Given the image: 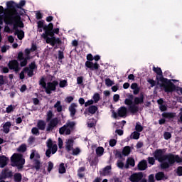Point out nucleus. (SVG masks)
<instances>
[{
  "label": "nucleus",
  "mask_w": 182,
  "mask_h": 182,
  "mask_svg": "<svg viewBox=\"0 0 182 182\" xmlns=\"http://www.w3.org/2000/svg\"><path fill=\"white\" fill-rule=\"evenodd\" d=\"M105 85L106 86H108L109 87H110L111 86H113V85H114V82L110 80V78H106Z\"/></svg>",
  "instance_id": "obj_38"
},
{
  "label": "nucleus",
  "mask_w": 182,
  "mask_h": 182,
  "mask_svg": "<svg viewBox=\"0 0 182 182\" xmlns=\"http://www.w3.org/2000/svg\"><path fill=\"white\" fill-rule=\"evenodd\" d=\"M141 178H143V173L141 172L135 173L129 177V180L132 182H139Z\"/></svg>",
  "instance_id": "obj_14"
},
{
  "label": "nucleus",
  "mask_w": 182,
  "mask_h": 182,
  "mask_svg": "<svg viewBox=\"0 0 182 182\" xmlns=\"http://www.w3.org/2000/svg\"><path fill=\"white\" fill-rule=\"evenodd\" d=\"M88 112H89V113H91V114H95V113H96V112H97V107L95 105H92V106L89 107Z\"/></svg>",
  "instance_id": "obj_33"
},
{
  "label": "nucleus",
  "mask_w": 182,
  "mask_h": 182,
  "mask_svg": "<svg viewBox=\"0 0 182 182\" xmlns=\"http://www.w3.org/2000/svg\"><path fill=\"white\" fill-rule=\"evenodd\" d=\"M73 143L74 141L72 139H69L65 144V149L67 151H72V150H73Z\"/></svg>",
  "instance_id": "obj_21"
},
{
  "label": "nucleus",
  "mask_w": 182,
  "mask_h": 182,
  "mask_svg": "<svg viewBox=\"0 0 182 182\" xmlns=\"http://www.w3.org/2000/svg\"><path fill=\"white\" fill-rule=\"evenodd\" d=\"M103 153H105V149L102 146L97 148L96 149V154L98 155L100 157L103 156Z\"/></svg>",
  "instance_id": "obj_32"
},
{
  "label": "nucleus",
  "mask_w": 182,
  "mask_h": 182,
  "mask_svg": "<svg viewBox=\"0 0 182 182\" xmlns=\"http://www.w3.org/2000/svg\"><path fill=\"white\" fill-rule=\"evenodd\" d=\"M147 82L148 83H149V85H151V87H154V86L156 85V81H154V80L148 78Z\"/></svg>",
  "instance_id": "obj_52"
},
{
  "label": "nucleus",
  "mask_w": 182,
  "mask_h": 182,
  "mask_svg": "<svg viewBox=\"0 0 182 182\" xmlns=\"http://www.w3.org/2000/svg\"><path fill=\"white\" fill-rule=\"evenodd\" d=\"M9 160V159H8L5 156H0V167H1V168H4V167H5V166H6V164H8Z\"/></svg>",
  "instance_id": "obj_22"
},
{
  "label": "nucleus",
  "mask_w": 182,
  "mask_h": 182,
  "mask_svg": "<svg viewBox=\"0 0 182 182\" xmlns=\"http://www.w3.org/2000/svg\"><path fill=\"white\" fill-rule=\"evenodd\" d=\"M138 168L141 171H143L147 168V161L146 160L141 161L138 164Z\"/></svg>",
  "instance_id": "obj_25"
},
{
  "label": "nucleus",
  "mask_w": 182,
  "mask_h": 182,
  "mask_svg": "<svg viewBox=\"0 0 182 182\" xmlns=\"http://www.w3.org/2000/svg\"><path fill=\"white\" fill-rule=\"evenodd\" d=\"M24 69H26V73H27L29 77H31V76H33V70H31V68H25Z\"/></svg>",
  "instance_id": "obj_45"
},
{
  "label": "nucleus",
  "mask_w": 182,
  "mask_h": 182,
  "mask_svg": "<svg viewBox=\"0 0 182 182\" xmlns=\"http://www.w3.org/2000/svg\"><path fill=\"white\" fill-rule=\"evenodd\" d=\"M25 73H26V69L23 68L20 73V79H25Z\"/></svg>",
  "instance_id": "obj_58"
},
{
  "label": "nucleus",
  "mask_w": 182,
  "mask_h": 182,
  "mask_svg": "<svg viewBox=\"0 0 182 182\" xmlns=\"http://www.w3.org/2000/svg\"><path fill=\"white\" fill-rule=\"evenodd\" d=\"M73 99L74 98L72 96L67 97L65 98V102H66V103H70V102H73Z\"/></svg>",
  "instance_id": "obj_61"
},
{
  "label": "nucleus",
  "mask_w": 182,
  "mask_h": 182,
  "mask_svg": "<svg viewBox=\"0 0 182 182\" xmlns=\"http://www.w3.org/2000/svg\"><path fill=\"white\" fill-rule=\"evenodd\" d=\"M58 85H59V82L57 80L48 82L46 88H44L46 93H47V95H50L52 92H55V90H56V86H58Z\"/></svg>",
  "instance_id": "obj_11"
},
{
  "label": "nucleus",
  "mask_w": 182,
  "mask_h": 182,
  "mask_svg": "<svg viewBox=\"0 0 182 182\" xmlns=\"http://www.w3.org/2000/svg\"><path fill=\"white\" fill-rule=\"evenodd\" d=\"M55 33L56 35L59 34V28H53L51 30V36L50 35H48V36H50L49 38H55V36H53V35H55Z\"/></svg>",
  "instance_id": "obj_40"
},
{
  "label": "nucleus",
  "mask_w": 182,
  "mask_h": 182,
  "mask_svg": "<svg viewBox=\"0 0 182 182\" xmlns=\"http://www.w3.org/2000/svg\"><path fill=\"white\" fill-rule=\"evenodd\" d=\"M1 50L2 53H5V52H6V50H9V46H3L1 48Z\"/></svg>",
  "instance_id": "obj_54"
},
{
  "label": "nucleus",
  "mask_w": 182,
  "mask_h": 182,
  "mask_svg": "<svg viewBox=\"0 0 182 182\" xmlns=\"http://www.w3.org/2000/svg\"><path fill=\"white\" fill-rule=\"evenodd\" d=\"M75 125L76 123L75 122H67L65 124H64L62 127L59 129L60 134H65V136H69V134L72 133V130H73V128Z\"/></svg>",
  "instance_id": "obj_9"
},
{
  "label": "nucleus",
  "mask_w": 182,
  "mask_h": 182,
  "mask_svg": "<svg viewBox=\"0 0 182 182\" xmlns=\"http://www.w3.org/2000/svg\"><path fill=\"white\" fill-rule=\"evenodd\" d=\"M14 179L15 182L22 181V174L20 173H16L14 175Z\"/></svg>",
  "instance_id": "obj_30"
},
{
  "label": "nucleus",
  "mask_w": 182,
  "mask_h": 182,
  "mask_svg": "<svg viewBox=\"0 0 182 182\" xmlns=\"http://www.w3.org/2000/svg\"><path fill=\"white\" fill-rule=\"evenodd\" d=\"M93 103H95V102L93 101V100H90L87 101V102L85 103V107H87V106H90V105H93Z\"/></svg>",
  "instance_id": "obj_60"
},
{
  "label": "nucleus",
  "mask_w": 182,
  "mask_h": 182,
  "mask_svg": "<svg viewBox=\"0 0 182 182\" xmlns=\"http://www.w3.org/2000/svg\"><path fill=\"white\" fill-rule=\"evenodd\" d=\"M9 25H13V29H14V31H16L15 35H17L18 39H20V40L23 39V38L25 36V33L22 31L18 30V26H19L20 28L23 27V24L21 21V18L19 19V23L16 26V28H15V26L14 24H9Z\"/></svg>",
  "instance_id": "obj_12"
},
{
  "label": "nucleus",
  "mask_w": 182,
  "mask_h": 182,
  "mask_svg": "<svg viewBox=\"0 0 182 182\" xmlns=\"http://www.w3.org/2000/svg\"><path fill=\"white\" fill-rule=\"evenodd\" d=\"M59 86L61 88L66 87L68 86V80H60L59 82Z\"/></svg>",
  "instance_id": "obj_42"
},
{
  "label": "nucleus",
  "mask_w": 182,
  "mask_h": 182,
  "mask_svg": "<svg viewBox=\"0 0 182 182\" xmlns=\"http://www.w3.org/2000/svg\"><path fill=\"white\" fill-rule=\"evenodd\" d=\"M164 137L165 140H168V139H171V133L165 132L164 134Z\"/></svg>",
  "instance_id": "obj_53"
},
{
  "label": "nucleus",
  "mask_w": 182,
  "mask_h": 182,
  "mask_svg": "<svg viewBox=\"0 0 182 182\" xmlns=\"http://www.w3.org/2000/svg\"><path fill=\"white\" fill-rule=\"evenodd\" d=\"M53 117V112L50 110L47 112L46 122H49L46 127V132H52L53 129H56L58 126H59V123H60V120H59L58 117Z\"/></svg>",
  "instance_id": "obj_6"
},
{
  "label": "nucleus",
  "mask_w": 182,
  "mask_h": 182,
  "mask_svg": "<svg viewBox=\"0 0 182 182\" xmlns=\"http://www.w3.org/2000/svg\"><path fill=\"white\" fill-rule=\"evenodd\" d=\"M85 66L90 70H97L99 69V64L97 63H94L92 61H86Z\"/></svg>",
  "instance_id": "obj_15"
},
{
  "label": "nucleus",
  "mask_w": 182,
  "mask_h": 182,
  "mask_svg": "<svg viewBox=\"0 0 182 182\" xmlns=\"http://www.w3.org/2000/svg\"><path fill=\"white\" fill-rule=\"evenodd\" d=\"M34 167L36 170L41 168V161L39 159L34 160Z\"/></svg>",
  "instance_id": "obj_41"
},
{
  "label": "nucleus",
  "mask_w": 182,
  "mask_h": 182,
  "mask_svg": "<svg viewBox=\"0 0 182 182\" xmlns=\"http://www.w3.org/2000/svg\"><path fill=\"white\" fill-rule=\"evenodd\" d=\"M77 85H83V77H77Z\"/></svg>",
  "instance_id": "obj_55"
},
{
  "label": "nucleus",
  "mask_w": 182,
  "mask_h": 182,
  "mask_svg": "<svg viewBox=\"0 0 182 182\" xmlns=\"http://www.w3.org/2000/svg\"><path fill=\"white\" fill-rule=\"evenodd\" d=\"M31 133L36 136H38V134H39V129L36 127L32 128Z\"/></svg>",
  "instance_id": "obj_51"
},
{
  "label": "nucleus",
  "mask_w": 182,
  "mask_h": 182,
  "mask_svg": "<svg viewBox=\"0 0 182 182\" xmlns=\"http://www.w3.org/2000/svg\"><path fill=\"white\" fill-rule=\"evenodd\" d=\"M54 107L56 109L58 113H60V112H62V105H60V101H57V102L54 105Z\"/></svg>",
  "instance_id": "obj_34"
},
{
  "label": "nucleus",
  "mask_w": 182,
  "mask_h": 182,
  "mask_svg": "<svg viewBox=\"0 0 182 182\" xmlns=\"http://www.w3.org/2000/svg\"><path fill=\"white\" fill-rule=\"evenodd\" d=\"M37 127L39 130H45V129H46V122L42 119L38 120Z\"/></svg>",
  "instance_id": "obj_26"
},
{
  "label": "nucleus",
  "mask_w": 182,
  "mask_h": 182,
  "mask_svg": "<svg viewBox=\"0 0 182 182\" xmlns=\"http://www.w3.org/2000/svg\"><path fill=\"white\" fill-rule=\"evenodd\" d=\"M52 168H53V163L51 161L48 162V171L50 173L52 171Z\"/></svg>",
  "instance_id": "obj_56"
},
{
  "label": "nucleus",
  "mask_w": 182,
  "mask_h": 182,
  "mask_svg": "<svg viewBox=\"0 0 182 182\" xmlns=\"http://www.w3.org/2000/svg\"><path fill=\"white\" fill-rule=\"evenodd\" d=\"M135 130L138 133L143 132V126H141L139 122H137L136 124Z\"/></svg>",
  "instance_id": "obj_39"
},
{
  "label": "nucleus",
  "mask_w": 182,
  "mask_h": 182,
  "mask_svg": "<svg viewBox=\"0 0 182 182\" xmlns=\"http://www.w3.org/2000/svg\"><path fill=\"white\" fill-rule=\"evenodd\" d=\"M13 173L9 169H4L1 172V178H9V177H12Z\"/></svg>",
  "instance_id": "obj_20"
},
{
  "label": "nucleus",
  "mask_w": 182,
  "mask_h": 182,
  "mask_svg": "<svg viewBox=\"0 0 182 182\" xmlns=\"http://www.w3.org/2000/svg\"><path fill=\"white\" fill-rule=\"evenodd\" d=\"M162 116L165 117V119H173L176 116V114L173 112H164Z\"/></svg>",
  "instance_id": "obj_29"
},
{
  "label": "nucleus",
  "mask_w": 182,
  "mask_h": 182,
  "mask_svg": "<svg viewBox=\"0 0 182 182\" xmlns=\"http://www.w3.org/2000/svg\"><path fill=\"white\" fill-rule=\"evenodd\" d=\"M58 171L60 174H63L66 173V168H65V164L61 163L59 166Z\"/></svg>",
  "instance_id": "obj_31"
},
{
  "label": "nucleus",
  "mask_w": 182,
  "mask_h": 182,
  "mask_svg": "<svg viewBox=\"0 0 182 182\" xmlns=\"http://www.w3.org/2000/svg\"><path fill=\"white\" fill-rule=\"evenodd\" d=\"M11 166L13 167H23V164H25V159L22 156L21 154H14L11 157Z\"/></svg>",
  "instance_id": "obj_8"
},
{
  "label": "nucleus",
  "mask_w": 182,
  "mask_h": 182,
  "mask_svg": "<svg viewBox=\"0 0 182 182\" xmlns=\"http://www.w3.org/2000/svg\"><path fill=\"white\" fill-rule=\"evenodd\" d=\"M39 84L41 85V86H42V87H43V89H46L47 85H46V82H45V78L42 77L40 80Z\"/></svg>",
  "instance_id": "obj_49"
},
{
  "label": "nucleus",
  "mask_w": 182,
  "mask_h": 182,
  "mask_svg": "<svg viewBox=\"0 0 182 182\" xmlns=\"http://www.w3.org/2000/svg\"><path fill=\"white\" fill-rule=\"evenodd\" d=\"M117 167H119V168H124V164L123 163V161H122V160H118V161L117 163Z\"/></svg>",
  "instance_id": "obj_50"
},
{
  "label": "nucleus",
  "mask_w": 182,
  "mask_h": 182,
  "mask_svg": "<svg viewBox=\"0 0 182 182\" xmlns=\"http://www.w3.org/2000/svg\"><path fill=\"white\" fill-rule=\"evenodd\" d=\"M37 28L38 32L45 31V32L41 34V36L45 39L46 43H49L51 46H55L56 43H60V39L55 37L49 38V35L52 36L51 31L53 29V24L52 23H50L48 26H47L45 24V21H38L37 22Z\"/></svg>",
  "instance_id": "obj_3"
},
{
  "label": "nucleus",
  "mask_w": 182,
  "mask_h": 182,
  "mask_svg": "<svg viewBox=\"0 0 182 182\" xmlns=\"http://www.w3.org/2000/svg\"><path fill=\"white\" fill-rule=\"evenodd\" d=\"M48 149L46 151L47 157H50V154H55L58 151V145L52 141V139H48L46 142Z\"/></svg>",
  "instance_id": "obj_10"
},
{
  "label": "nucleus",
  "mask_w": 182,
  "mask_h": 182,
  "mask_svg": "<svg viewBox=\"0 0 182 182\" xmlns=\"http://www.w3.org/2000/svg\"><path fill=\"white\" fill-rule=\"evenodd\" d=\"M116 143H117V141L116 139L109 140V146L111 147H114V146H116Z\"/></svg>",
  "instance_id": "obj_57"
},
{
  "label": "nucleus",
  "mask_w": 182,
  "mask_h": 182,
  "mask_svg": "<svg viewBox=\"0 0 182 182\" xmlns=\"http://www.w3.org/2000/svg\"><path fill=\"white\" fill-rule=\"evenodd\" d=\"M153 70L159 75L156 76V85L160 87L161 90H164L166 93H170L176 89L174 85L171 83V80L163 77V71H161V68L154 66Z\"/></svg>",
  "instance_id": "obj_4"
},
{
  "label": "nucleus",
  "mask_w": 182,
  "mask_h": 182,
  "mask_svg": "<svg viewBox=\"0 0 182 182\" xmlns=\"http://www.w3.org/2000/svg\"><path fill=\"white\" fill-rule=\"evenodd\" d=\"M9 69L14 70V72H19L21 70V68H19V63L16 60H13L10 61L8 64Z\"/></svg>",
  "instance_id": "obj_13"
},
{
  "label": "nucleus",
  "mask_w": 182,
  "mask_h": 182,
  "mask_svg": "<svg viewBox=\"0 0 182 182\" xmlns=\"http://www.w3.org/2000/svg\"><path fill=\"white\" fill-rule=\"evenodd\" d=\"M134 167L135 166V162H134V159L132 158V157H129L127 159L126 164L124 165V168H129V167Z\"/></svg>",
  "instance_id": "obj_18"
},
{
  "label": "nucleus",
  "mask_w": 182,
  "mask_h": 182,
  "mask_svg": "<svg viewBox=\"0 0 182 182\" xmlns=\"http://www.w3.org/2000/svg\"><path fill=\"white\" fill-rule=\"evenodd\" d=\"M86 170V168L85 167H80L79 168L77 171V176L79 178H83L85 177V171Z\"/></svg>",
  "instance_id": "obj_28"
},
{
  "label": "nucleus",
  "mask_w": 182,
  "mask_h": 182,
  "mask_svg": "<svg viewBox=\"0 0 182 182\" xmlns=\"http://www.w3.org/2000/svg\"><path fill=\"white\" fill-rule=\"evenodd\" d=\"M7 9H5L4 22L6 25H14V29L16 28V26L19 25V20L21 17L16 11L15 8H18V4L14 1L6 2Z\"/></svg>",
  "instance_id": "obj_2"
},
{
  "label": "nucleus",
  "mask_w": 182,
  "mask_h": 182,
  "mask_svg": "<svg viewBox=\"0 0 182 182\" xmlns=\"http://www.w3.org/2000/svg\"><path fill=\"white\" fill-rule=\"evenodd\" d=\"M155 177H156V179L158 181L164 180V178H165L164 173L162 172L157 173L156 174Z\"/></svg>",
  "instance_id": "obj_35"
},
{
  "label": "nucleus",
  "mask_w": 182,
  "mask_h": 182,
  "mask_svg": "<svg viewBox=\"0 0 182 182\" xmlns=\"http://www.w3.org/2000/svg\"><path fill=\"white\" fill-rule=\"evenodd\" d=\"M154 156L156 160L161 163V168H168L171 166H174L175 163H182V159L178 155L173 154H164L161 149L155 151Z\"/></svg>",
  "instance_id": "obj_1"
},
{
  "label": "nucleus",
  "mask_w": 182,
  "mask_h": 182,
  "mask_svg": "<svg viewBox=\"0 0 182 182\" xmlns=\"http://www.w3.org/2000/svg\"><path fill=\"white\" fill-rule=\"evenodd\" d=\"M31 50H36V46H33L31 50L26 48L24 54L22 52H19L18 53V60H19L21 67L26 66V65H28V60L31 59Z\"/></svg>",
  "instance_id": "obj_7"
},
{
  "label": "nucleus",
  "mask_w": 182,
  "mask_h": 182,
  "mask_svg": "<svg viewBox=\"0 0 182 182\" xmlns=\"http://www.w3.org/2000/svg\"><path fill=\"white\" fill-rule=\"evenodd\" d=\"M148 162H149V164H151V166H153V164H154V163H156V161H155L154 158L149 157L148 158Z\"/></svg>",
  "instance_id": "obj_59"
},
{
  "label": "nucleus",
  "mask_w": 182,
  "mask_h": 182,
  "mask_svg": "<svg viewBox=\"0 0 182 182\" xmlns=\"http://www.w3.org/2000/svg\"><path fill=\"white\" fill-rule=\"evenodd\" d=\"M93 102H95V103H97V102H99V100H100V95H99V93H95L93 97Z\"/></svg>",
  "instance_id": "obj_47"
},
{
  "label": "nucleus",
  "mask_w": 182,
  "mask_h": 182,
  "mask_svg": "<svg viewBox=\"0 0 182 182\" xmlns=\"http://www.w3.org/2000/svg\"><path fill=\"white\" fill-rule=\"evenodd\" d=\"M125 105L129 106V110L131 113H137L139 112V105H143L144 103V95L141 93L139 97L133 96L132 94L127 95V98L124 100Z\"/></svg>",
  "instance_id": "obj_5"
},
{
  "label": "nucleus",
  "mask_w": 182,
  "mask_h": 182,
  "mask_svg": "<svg viewBox=\"0 0 182 182\" xmlns=\"http://www.w3.org/2000/svg\"><path fill=\"white\" fill-rule=\"evenodd\" d=\"M71 154H73V156H77V154H79L80 153V149L79 148H75L71 149Z\"/></svg>",
  "instance_id": "obj_43"
},
{
  "label": "nucleus",
  "mask_w": 182,
  "mask_h": 182,
  "mask_svg": "<svg viewBox=\"0 0 182 182\" xmlns=\"http://www.w3.org/2000/svg\"><path fill=\"white\" fill-rule=\"evenodd\" d=\"M110 173H112V166H107L102 169L101 176H110Z\"/></svg>",
  "instance_id": "obj_23"
},
{
  "label": "nucleus",
  "mask_w": 182,
  "mask_h": 182,
  "mask_svg": "<svg viewBox=\"0 0 182 182\" xmlns=\"http://www.w3.org/2000/svg\"><path fill=\"white\" fill-rule=\"evenodd\" d=\"M148 182H154V174H151L149 176Z\"/></svg>",
  "instance_id": "obj_62"
},
{
  "label": "nucleus",
  "mask_w": 182,
  "mask_h": 182,
  "mask_svg": "<svg viewBox=\"0 0 182 182\" xmlns=\"http://www.w3.org/2000/svg\"><path fill=\"white\" fill-rule=\"evenodd\" d=\"M130 151H132L130 146H125L122 151V154H124V156H129L130 154Z\"/></svg>",
  "instance_id": "obj_36"
},
{
  "label": "nucleus",
  "mask_w": 182,
  "mask_h": 182,
  "mask_svg": "<svg viewBox=\"0 0 182 182\" xmlns=\"http://www.w3.org/2000/svg\"><path fill=\"white\" fill-rule=\"evenodd\" d=\"M11 126H12V123L11 122H7L4 124H2V129L1 132L4 133H6V134H8L9 133V129H11Z\"/></svg>",
  "instance_id": "obj_16"
},
{
  "label": "nucleus",
  "mask_w": 182,
  "mask_h": 182,
  "mask_svg": "<svg viewBox=\"0 0 182 182\" xmlns=\"http://www.w3.org/2000/svg\"><path fill=\"white\" fill-rule=\"evenodd\" d=\"M177 174H178V176H182V166L178 167Z\"/></svg>",
  "instance_id": "obj_64"
},
{
  "label": "nucleus",
  "mask_w": 182,
  "mask_h": 182,
  "mask_svg": "<svg viewBox=\"0 0 182 182\" xmlns=\"http://www.w3.org/2000/svg\"><path fill=\"white\" fill-rule=\"evenodd\" d=\"M18 151H21V153L26 151V145L25 144H21L18 148Z\"/></svg>",
  "instance_id": "obj_46"
},
{
  "label": "nucleus",
  "mask_w": 182,
  "mask_h": 182,
  "mask_svg": "<svg viewBox=\"0 0 182 182\" xmlns=\"http://www.w3.org/2000/svg\"><path fill=\"white\" fill-rule=\"evenodd\" d=\"M77 107V104L72 103L69 107V112H70L71 117H75L76 114V108Z\"/></svg>",
  "instance_id": "obj_17"
},
{
  "label": "nucleus",
  "mask_w": 182,
  "mask_h": 182,
  "mask_svg": "<svg viewBox=\"0 0 182 182\" xmlns=\"http://www.w3.org/2000/svg\"><path fill=\"white\" fill-rule=\"evenodd\" d=\"M131 89L133 90V93L134 95H139L140 92V87L136 82H134L131 85Z\"/></svg>",
  "instance_id": "obj_24"
},
{
  "label": "nucleus",
  "mask_w": 182,
  "mask_h": 182,
  "mask_svg": "<svg viewBox=\"0 0 182 182\" xmlns=\"http://www.w3.org/2000/svg\"><path fill=\"white\" fill-rule=\"evenodd\" d=\"M132 136L135 140H139L140 139V133L135 131L132 134Z\"/></svg>",
  "instance_id": "obj_44"
},
{
  "label": "nucleus",
  "mask_w": 182,
  "mask_h": 182,
  "mask_svg": "<svg viewBox=\"0 0 182 182\" xmlns=\"http://www.w3.org/2000/svg\"><path fill=\"white\" fill-rule=\"evenodd\" d=\"M33 159H36V160L41 159V155H39V153H38V151L35 149L31 150V154L30 155V159L33 160Z\"/></svg>",
  "instance_id": "obj_27"
},
{
  "label": "nucleus",
  "mask_w": 182,
  "mask_h": 182,
  "mask_svg": "<svg viewBox=\"0 0 182 182\" xmlns=\"http://www.w3.org/2000/svg\"><path fill=\"white\" fill-rule=\"evenodd\" d=\"M8 82V80L6 79V77H4V75H0V86H2V85H6V83Z\"/></svg>",
  "instance_id": "obj_37"
},
{
  "label": "nucleus",
  "mask_w": 182,
  "mask_h": 182,
  "mask_svg": "<svg viewBox=\"0 0 182 182\" xmlns=\"http://www.w3.org/2000/svg\"><path fill=\"white\" fill-rule=\"evenodd\" d=\"M26 3V1H25V0H21L19 4H18L17 8H22V6H23L25 5V4Z\"/></svg>",
  "instance_id": "obj_63"
},
{
  "label": "nucleus",
  "mask_w": 182,
  "mask_h": 182,
  "mask_svg": "<svg viewBox=\"0 0 182 182\" xmlns=\"http://www.w3.org/2000/svg\"><path fill=\"white\" fill-rule=\"evenodd\" d=\"M14 109H15V106H14V105H9L6 108V113H11V112H14Z\"/></svg>",
  "instance_id": "obj_48"
},
{
  "label": "nucleus",
  "mask_w": 182,
  "mask_h": 182,
  "mask_svg": "<svg viewBox=\"0 0 182 182\" xmlns=\"http://www.w3.org/2000/svg\"><path fill=\"white\" fill-rule=\"evenodd\" d=\"M118 115L119 117H126L127 116V108L126 107H121L118 109Z\"/></svg>",
  "instance_id": "obj_19"
}]
</instances>
